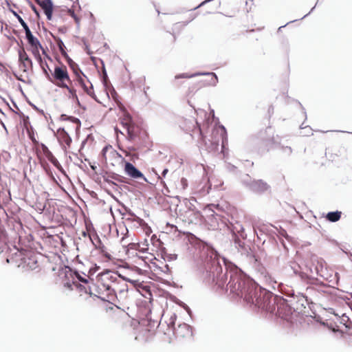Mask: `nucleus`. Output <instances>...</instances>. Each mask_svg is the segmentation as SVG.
<instances>
[{
    "instance_id": "nucleus-1",
    "label": "nucleus",
    "mask_w": 352,
    "mask_h": 352,
    "mask_svg": "<svg viewBox=\"0 0 352 352\" xmlns=\"http://www.w3.org/2000/svg\"><path fill=\"white\" fill-rule=\"evenodd\" d=\"M48 79L58 87L66 89L69 94V98L78 101L77 92H82V90L79 89V85H74V79L70 78L65 65H56Z\"/></svg>"
},
{
    "instance_id": "nucleus-2",
    "label": "nucleus",
    "mask_w": 352,
    "mask_h": 352,
    "mask_svg": "<svg viewBox=\"0 0 352 352\" xmlns=\"http://www.w3.org/2000/svg\"><path fill=\"white\" fill-rule=\"evenodd\" d=\"M245 301L265 310L272 313L275 310V298L272 293L258 287L255 283V288L245 295Z\"/></svg>"
},
{
    "instance_id": "nucleus-3",
    "label": "nucleus",
    "mask_w": 352,
    "mask_h": 352,
    "mask_svg": "<svg viewBox=\"0 0 352 352\" xmlns=\"http://www.w3.org/2000/svg\"><path fill=\"white\" fill-rule=\"evenodd\" d=\"M118 278V274L107 270L99 274L93 283L94 296L104 300H111L113 285Z\"/></svg>"
},
{
    "instance_id": "nucleus-4",
    "label": "nucleus",
    "mask_w": 352,
    "mask_h": 352,
    "mask_svg": "<svg viewBox=\"0 0 352 352\" xmlns=\"http://www.w3.org/2000/svg\"><path fill=\"white\" fill-rule=\"evenodd\" d=\"M227 287L230 293L245 300V295L255 288V283L243 277L241 274H234L230 276Z\"/></svg>"
},
{
    "instance_id": "nucleus-5",
    "label": "nucleus",
    "mask_w": 352,
    "mask_h": 352,
    "mask_svg": "<svg viewBox=\"0 0 352 352\" xmlns=\"http://www.w3.org/2000/svg\"><path fill=\"white\" fill-rule=\"evenodd\" d=\"M68 64L73 72L72 78L74 79V85H79V89L82 90V93L94 98L93 85L88 78L80 69L78 65L72 60L69 59Z\"/></svg>"
},
{
    "instance_id": "nucleus-6",
    "label": "nucleus",
    "mask_w": 352,
    "mask_h": 352,
    "mask_svg": "<svg viewBox=\"0 0 352 352\" xmlns=\"http://www.w3.org/2000/svg\"><path fill=\"white\" fill-rule=\"evenodd\" d=\"M124 128L127 132V138L133 142L141 143L148 138V133L146 130L138 124L133 122L129 116H125L121 122Z\"/></svg>"
},
{
    "instance_id": "nucleus-7",
    "label": "nucleus",
    "mask_w": 352,
    "mask_h": 352,
    "mask_svg": "<svg viewBox=\"0 0 352 352\" xmlns=\"http://www.w3.org/2000/svg\"><path fill=\"white\" fill-rule=\"evenodd\" d=\"M178 124L182 130L187 133H190L192 137H194V135L197 133L198 135V142L201 145H206L205 138L199 125L194 117L190 116L182 117L178 120Z\"/></svg>"
},
{
    "instance_id": "nucleus-8",
    "label": "nucleus",
    "mask_w": 352,
    "mask_h": 352,
    "mask_svg": "<svg viewBox=\"0 0 352 352\" xmlns=\"http://www.w3.org/2000/svg\"><path fill=\"white\" fill-rule=\"evenodd\" d=\"M126 281L130 282L133 285H135L136 283V280L128 278L125 279L118 274V278L116 279L113 285L111 294V300H113L114 297H119L122 300L128 298V285Z\"/></svg>"
},
{
    "instance_id": "nucleus-9",
    "label": "nucleus",
    "mask_w": 352,
    "mask_h": 352,
    "mask_svg": "<svg viewBox=\"0 0 352 352\" xmlns=\"http://www.w3.org/2000/svg\"><path fill=\"white\" fill-rule=\"evenodd\" d=\"M102 156L106 163L115 166L125 162L124 158L115 150L112 146L107 145L102 151Z\"/></svg>"
},
{
    "instance_id": "nucleus-10",
    "label": "nucleus",
    "mask_w": 352,
    "mask_h": 352,
    "mask_svg": "<svg viewBox=\"0 0 352 352\" xmlns=\"http://www.w3.org/2000/svg\"><path fill=\"white\" fill-rule=\"evenodd\" d=\"M88 235L95 248L100 251V254L105 258V260L107 261H112L113 258L112 255L107 251V248L102 243L100 239L97 235V234H89Z\"/></svg>"
},
{
    "instance_id": "nucleus-11",
    "label": "nucleus",
    "mask_w": 352,
    "mask_h": 352,
    "mask_svg": "<svg viewBox=\"0 0 352 352\" xmlns=\"http://www.w3.org/2000/svg\"><path fill=\"white\" fill-rule=\"evenodd\" d=\"M28 43L30 45V51L37 61H41V55L40 54V50H42L43 54H45L49 59H51L46 54L45 49L41 44L40 41L36 37H33L28 40Z\"/></svg>"
},
{
    "instance_id": "nucleus-12",
    "label": "nucleus",
    "mask_w": 352,
    "mask_h": 352,
    "mask_svg": "<svg viewBox=\"0 0 352 352\" xmlns=\"http://www.w3.org/2000/svg\"><path fill=\"white\" fill-rule=\"evenodd\" d=\"M60 120L66 122L63 128L69 131H78L81 126L80 121L78 118L66 114L60 115Z\"/></svg>"
},
{
    "instance_id": "nucleus-13",
    "label": "nucleus",
    "mask_w": 352,
    "mask_h": 352,
    "mask_svg": "<svg viewBox=\"0 0 352 352\" xmlns=\"http://www.w3.org/2000/svg\"><path fill=\"white\" fill-rule=\"evenodd\" d=\"M19 68L23 72L32 70V61L23 48L19 51Z\"/></svg>"
},
{
    "instance_id": "nucleus-14",
    "label": "nucleus",
    "mask_w": 352,
    "mask_h": 352,
    "mask_svg": "<svg viewBox=\"0 0 352 352\" xmlns=\"http://www.w3.org/2000/svg\"><path fill=\"white\" fill-rule=\"evenodd\" d=\"M174 333L179 339H189L192 336V328L186 323L180 324L175 328Z\"/></svg>"
},
{
    "instance_id": "nucleus-15",
    "label": "nucleus",
    "mask_w": 352,
    "mask_h": 352,
    "mask_svg": "<svg viewBox=\"0 0 352 352\" xmlns=\"http://www.w3.org/2000/svg\"><path fill=\"white\" fill-rule=\"evenodd\" d=\"M249 188L252 192L258 194L265 192L270 189V185L262 179L252 181L249 184Z\"/></svg>"
},
{
    "instance_id": "nucleus-16",
    "label": "nucleus",
    "mask_w": 352,
    "mask_h": 352,
    "mask_svg": "<svg viewBox=\"0 0 352 352\" xmlns=\"http://www.w3.org/2000/svg\"><path fill=\"white\" fill-rule=\"evenodd\" d=\"M72 285H74L76 288V289L79 292L80 295H82V294L89 295V296L94 295V290L92 289L93 283H91V284H81L73 282L72 285L69 283H67L65 285V286L67 287L68 288H70L71 289H73V288L72 287Z\"/></svg>"
},
{
    "instance_id": "nucleus-17",
    "label": "nucleus",
    "mask_w": 352,
    "mask_h": 352,
    "mask_svg": "<svg viewBox=\"0 0 352 352\" xmlns=\"http://www.w3.org/2000/svg\"><path fill=\"white\" fill-rule=\"evenodd\" d=\"M56 137L59 143L65 149L70 147L72 144V138L65 128H60L57 130Z\"/></svg>"
},
{
    "instance_id": "nucleus-18",
    "label": "nucleus",
    "mask_w": 352,
    "mask_h": 352,
    "mask_svg": "<svg viewBox=\"0 0 352 352\" xmlns=\"http://www.w3.org/2000/svg\"><path fill=\"white\" fill-rule=\"evenodd\" d=\"M124 171L131 177L134 179L142 178L145 182L146 179L144 177L143 174L138 170L132 164L125 161Z\"/></svg>"
},
{
    "instance_id": "nucleus-19",
    "label": "nucleus",
    "mask_w": 352,
    "mask_h": 352,
    "mask_svg": "<svg viewBox=\"0 0 352 352\" xmlns=\"http://www.w3.org/2000/svg\"><path fill=\"white\" fill-rule=\"evenodd\" d=\"M43 10L47 19L51 20L52 17L53 5L51 0H35Z\"/></svg>"
},
{
    "instance_id": "nucleus-20",
    "label": "nucleus",
    "mask_w": 352,
    "mask_h": 352,
    "mask_svg": "<svg viewBox=\"0 0 352 352\" xmlns=\"http://www.w3.org/2000/svg\"><path fill=\"white\" fill-rule=\"evenodd\" d=\"M341 214L342 213L340 211L330 212L327 213L326 218L331 222H336L341 218Z\"/></svg>"
},
{
    "instance_id": "nucleus-21",
    "label": "nucleus",
    "mask_w": 352,
    "mask_h": 352,
    "mask_svg": "<svg viewBox=\"0 0 352 352\" xmlns=\"http://www.w3.org/2000/svg\"><path fill=\"white\" fill-rule=\"evenodd\" d=\"M187 213H188L189 215L188 217V219H186L185 221L188 223H192L194 222V219H200L202 217L199 211H188Z\"/></svg>"
},
{
    "instance_id": "nucleus-22",
    "label": "nucleus",
    "mask_w": 352,
    "mask_h": 352,
    "mask_svg": "<svg viewBox=\"0 0 352 352\" xmlns=\"http://www.w3.org/2000/svg\"><path fill=\"white\" fill-rule=\"evenodd\" d=\"M41 148L43 153L46 156V157L53 164L57 162V160L54 157L51 151L48 149V148L45 144H41Z\"/></svg>"
},
{
    "instance_id": "nucleus-23",
    "label": "nucleus",
    "mask_w": 352,
    "mask_h": 352,
    "mask_svg": "<svg viewBox=\"0 0 352 352\" xmlns=\"http://www.w3.org/2000/svg\"><path fill=\"white\" fill-rule=\"evenodd\" d=\"M54 41H55L56 45H57V46H58V47L61 54L63 55V56H66L67 53H66V52L65 50V46L63 41L60 38H58V37H54Z\"/></svg>"
},
{
    "instance_id": "nucleus-24",
    "label": "nucleus",
    "mask_w": 352,
    "mask_h": 352,
    "mask_svg": "<svg viewBox=\"0 0 352 352\" xmlns=\"http://www.w3.org/2000/svg\"><path fill=\"white\" fill-rule=\"evenodd\" d=\"M38 63H39L41 67L42 68V69L43 70V72L45 73V74L49 78L50 76V74H48V70L51 72L48 65L47 64V63L45 61H44L43 60V58H41V61H38Z\"/></svg>"
},
{
    "instance_id": "nucleus-25",
    "label": "nucleus",
    "mask_w": 352,
    "mask_h": 352,
    "mask_svg": "<svg viewBox=\"0 0 352 352\" xmlns=\"http://www.w3.org/2000/svg\"><path fill=\"white\" fill-rule=\"evenodd\" d=\"M75 274L77 278L83 284H91V283H93L92 280L90 279L89 276L86 278L81 276L78 272H75Z\"/></svg>"
},
{
    "instance_id": "nucleus-26",
    "label": "nucleus",
    "mask_w": 352,
    "mask_h": 352,
    "mask_svg": "<svg viewBox=\"0 0 352 352\" xmlns=\"http://www.w3.org/2000/svg\"><path fill=\"white\" fill-rule=\"evenodd\" d=\"M14 15L16 16V18L18 19L19 22L21 23L23 29L28 28L26 23L24 21V20L16 12H13Z\"/></svg>"
},
{
    "instance_id": "nucleus-27",
    "label": "nucleus",
    "mask_w": 352,
    "mask_h": 352,
    "mask_svg": "<svg viewBox=\"0 0 352 352\" xmlns=\"http://www.w3.org/2000/svg\"><path fill=\"white\" fill-rule=\"evenodd\" d=\"M69 15L74 19L76 24H79L80 21V18L78 17L73 10H69L68 11Z\"/></svg>"
},
{
    "instance_id": "nucleus-28",
    "label": "nucleus",
    "mask_w": 352,
    "mask_h": 352,
    "mask_svg": "<svg viewBox=\"0 0 352 352\" xmlns=\"http://www.w3.org/2000/svg\"><path fill=\"white\" fill-rule=\"evenodd\" d=\"M24 30L25 32V35H26L27 40H29V39L34 37L33 36V34H32V32H31V31H30L29 28H25Z\"/></svg>"
},
{
    "instance_id": "nucleus-29",
    "label": "nucleus",
    "mask_w": 352,
    "mask_h": 352,
    "mask_svg": "<svg viewBox=\"0 0 352 352\" xmlns=\"http://www.w3.org/2000/svg\"><path fill=\"white\" fill-rule=\"evenodd\" d=\"M134 262L140 265L143 264L144 266H146V263L140 257H138Z\"/></svg>"
},
{
    "instance_id": "nucleus-30",
    "label": "nucleus",
    "mask_w": 352,
    "mask_h": 352,
    "mask_svg": "<svg viewBox=\"0 0 352 352\" xmlns=\"http://www.w3.org/2000/svg\"><path fill=\"white\" fill-rule=\"evenodd\" d=\"M133 269V270H134L135 272H137L138 274H141V275L144 274V270H142V269H141L140 267H138V266H134Z\"/></svg>"
},
{
    "instance_id": "nucleus-31",
    "label": "nucleus",
    "mask_w": 352,
    "mask_h": 352,
    "mask_svg": "<svg viewBox=\"0 0 352 352\" xmlns=\"http://www.w3.org/2000/svg\"><path fill=\"white\" fill-rule=\"evenodd\" d=\"M190 77H191V76H189L187 74H182L176 76L175 78L176 79H178L180 78H190Z\"/></svg>"
},
{
    "instance_id": "nucleus-32",
    "label": "nucleus",
    "mask_w": 352,
    "mask_h": 352,
    "mask_svg": "<svg viewBox=\"0 0 352 352\" xmlns=\"http://www.w3.org/2000/svg\"><path fill=\"white\" fill-rule=\"evenodd\" d=\"M143 331H145V336L148 337L151 335V330L148 329H142Z\"/></svg>"
},
{
    "instance_id": "nucleus-33",
    "label": "nucleus",
    "mask_w": 352,
    "mask_h": 352,
    "mask_svg": "<svg viewBox=\"0 0 352 352\" xmlns=\"http://www.w3.org/2000/svg\"><path fill=\"white\" fill-rule=\"evenodd\" d=\"M168 172V170L167 168H165L163 171H162V176L163 177H165V175H166V173Z\"/></svg>"
},
{
    "instance_id": "nucleus-34",
    "label": "nucleus",
    "mask_w": 352,
    "mask_h": 352,
    "mask_svg": "<svg viewBox=\"0 0 352 352\" xmlns=\"http://www.w3.org/2000/svg\"><path fill=\"white\" fill-rule=\"evenodd\" d=\"M31 8H32V10H33L36 14H38V12H37V10H36V7H35L34 5H32Z\"/></svg>"
},
{
    "instance_id": "nucleus-35",
    "label": "nucleus",
    "mask_w": 352,
    "mask_h": 352,
    "mask_svg": "<svg viewBox=\"0 0 352 352\" xmlns=\"http://www.w3.org/2000/svg\"><path fill=\"white\" fill-rule=\"evenodd\" d=\"M167 226H169V227H170V228H175V230H177V226H176L170 225V223H167Z\"/></svg>"
},
{
    "instance_id": "nucleus-36",
    "label": "nucleus",
    "mask_w": 352,
    "mask_h": 352,
    "mask_svg": "<svg viewBox=\"0 0 352 352\" xmlns=\"http://www.w3.org/2000/svg\"><path fill=\"white\" fill-rule=\"evenodd\" d=\"M273 111H274V108H273L272 107H269V112H270V113L271 112V113H273Z\"/></svg>"
},
{
    "instance_id": "nucleus-37",
    "label": "nucleus",
    "mask_w": 352,
    "mask_h": 352,
    "mask_svg": "<svg viewBox=\"0 0 352 352\" xmlns=\"http://www.w3.org/2000/svg\"><path fill=\"white\" fill-rule=\"evenodd\" d=\"M351 324H352L351 322H349V324H346V327L349 329L351 327Z\"/></svg>"
},
{
    "instance_id": "nucleus-38",
    "label": "nucleus",
    "mask_w": 352,
    "mask_h": 352,
    "mask_svg": "<svg viewBox=\"0 0 352 352\" xmlns=\"http://www.w3.org/2000/svg\"><path fill=\"white\" fill-rule=\"evenodd\" d=\"M172 36H173V42H175L176 41V36L175 34H172Z\"/></svg>"
},
{
    "instance_id": "nucleus-39",
    "label": "nucleus",
    "mask_w": 352,
    "mask_h": 352,
    "mask_svg": "<svg viewBox=\"0 0 352 352\" xmlns=\"http://www.w3.org/2000/svg\"><path fill=\"white\" fill-rule=\"evenodd\" d=\"M91 168L94 170H96V166H91Z\"/></svg>"
},
{
    "instance_id": "nucleus-40",
    "label": "nucleus",
    "mask_w": 352,
    "mask_h": 352,
    "mask_svg": "<svg viewBox=\"0 0 352 352\" xmlns=\"http://www.w3.org/2000/svg\"><path fill=\"white\" fill-rule=\"evenodd\" d=\"M210 1V0H206V1H204V2H202V3L200 5V6H202L203 4L206 3V2Z\"/></svg>"
},
{
    "instance_id": "nucleus-41",
    "label": "nucleus",
    "mask_w": 352,
    "mask_h": 352,
    "mask_svg": "<svg viewBox=\"0 0 352 352\" xmlns=\"http://www.w3.org/2000/svg\"><path fill=\"white\" fill-rule=\"evenodd\" d=\"M107 78V74L105 73V72H104V79L105 80V78Z\"/></svg>"
},
{
    "instance_id": "nucleus-42",
    "label": "nucleus",
    "mask_w": 352,
    "mask_h": 352,
    "mask_svg": "<svg viewBox=\"0 0 352 352\" xmlns=\"http://www.w3.org/2000/svg\"><path fill=\"white\" fill-rule=\"evenodd\" d=\"M124 151V153L126 154V155H129L128 152H126V151Z\"/></svg>"
}]
</instances>
